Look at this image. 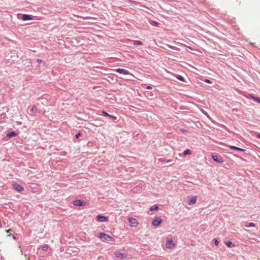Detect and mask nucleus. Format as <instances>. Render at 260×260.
<instances>
[{
  "mask_svg": "<svg viewBox=\"0 0 260 260\" xmlns=\"http://www.w3.org/2000/svg\"><path fill=\"white\" fill-rule=\"evenodd\" d=\"M99 238H103L104 241H111L113 242H115V239L108 234H105L104 232H100L98 235Z\"/></svg>",
  "mask_w": 260,
  "mask_h": 260,
  "instance_id": "f257e3e1",
  "label": "nucleus"
},
{
  "mask_svg": "<svg viewBox=\"0 0 260 260\" xmlns=\"http://www.w3.org/2000/svg\"><path fill=\"white\" fill-rule=\"evenodd\" d=\"M128 222L129 225L131 227H137L138 225V222L137 220L134 218L131 217L128 219Z\"/></svg>",
  "mask_w": 260,
  "mask_h": 260,
  "instance_id": "f03ea898",
  "label": "nucleus"
},
{
  "mask_svg": "<svg viewBox=\"0 0 260 260\" xmlns=\"http://www.w3.org/2000/svg\"><path fill=\"white\" fill-rule=\"evenodd\" d=\"M175 244L172 239H168L166 242V247L169 249L173 248L175 247Z\"/></svg>",
  "mask_w": 260,
  "mask_h": 260,
  "instance_id": "7ed1b4c3",
  "label": "nucleus"
},
{
  "mask_svg": "<svg viewBox=\"0 0 260 260\" xmlns=\"http://www.w3.org/2000/svg\"><path fill=\"white\" fill-rule=\"evenodd\" d=\"M162 222L160 217H156L152 221V224L154 226L159 225Z\"/></svg>",
  "mask_w": 260,
  "mask_h": 260,
  "instance_id": "20e7f679",
  "label": "nucleus"
},
{
  "mask_svg": "<svg viewBox=\"0 0 260 260\" xmlns=\"http://www.w3.org/2000/svg\"><path fill=\"white\" fill-rule=\"evenodd\" d=\"M73 205L75 206H84L86 205L85 202L80 200H76L73 202Z\"/></svg>",
  "mask_w": 260,
  "mask_h": 260,
  "instance_id": "39448f33",
  "label": "nucleus"
},
{
  "mask_svg": "<svg viewBox=\"0 0 260 260\" xmlns=\"http://www.w3.org/2000/svg\"><path fill=\"white\" fill-rule=\"evenodd\" d=\"M13 187L18 192H21L24 190L23 187L18 183L13 184Z\"/></svg>",
  "mask_w": 260,
  "mask_h": 260,
  "instance_id": "423d86ee",
  "label": "nucleus"
},
{
  "mask_svg": "<svg viewBox=\"0 0 260 260\" xmlns=\"http://www.w3.org/2000/svg\"><path fill=\"white\" fill-rule=\"evenodd\" d=\"M115 71L119 74H122L124 75L131 74L128 70H125L124 69H117L115 70Z\"/></svg>",
  "mask_w": 260,
  "mask_h": 260,
  "instance_id": "0eeeda50",
  "label": "nucleus"
},
{
  "mask_svg": "<svg viewBox=\"0 0 260 260\" xmlns=\"http://www.w3.org/2000/svg\"><path fill=\"white\" fill-rule=\"evenodd\" d=\"M115 255L116 257L121 258H124L127 256L125 253H123L118 251L115 252Z\"/></svg>",
  "mask_w": 260,
  "mask_h": 260,
  "instance_id": "6e6552de",
  "label": "nucleus"
},
{
  "mask_svg": "<svg viewBox=\"0 0 260 260\" xmlns=\"http://www.w3.org/2000/svg\"><path fill=\"white\" fill-rule=\"evenodd\" d=\"M97 220L99 222H104V221L106 222V221H108V219L106 216L101 215H98L97 216Z\"/></svg>",
  "mask_w": 260,
  "mask_h": 260,
  "instance_id": "1a4fd4ad",
  "label": "nucleus"
},
{
  "mask_svg": "<svg viewBox=\"0 0 260 260\" xmlns=\"http://www.w3.org/2000/svg\"><path fill=\"white\" fill-rule=\"evenodd\" d=\"M197 198L196 196H193L190 199L188 200V204L189 205H194L197 202Z\"/></svg>",
  "mask_w": 260,
  "mask_h": 260,
  "instance_id": "9d476101",
  "label": "nucleus"
},
{
  "mask_svg": "<svg viewBox=\"0 0 260 260\" xmlns=\"http://www.w3.org/2000/svg\"><path fill=\"white\" fill-rule=\"evenodd\" d=\"M22 20L23 21L30 20H32V17L28 14H23L22 17Z\"/></svg>",
  "mask_w": 260,
  "mask_h": 260,
  "instance_id": "9b49d317",
  "label": "nucleus"
},
{
  "mask_svg": "<svg viewBox=\"0 0 260 260\" xmlns=\"http://www.w3.org/2000/svg\"><path fill=\"white\" fill-rule=\"evenodd\" d=\"M102 113H103V114L106 116H107L108 117H109L110 118L112 119V120H115L117 119V117L113 116V115H110L108 113H107L106 111H102Z\"/></svg>",
  "mask_w": 260,
  "mask_h": 260,
  "instance_id": "f8f14e48",
  "label": "nucleus"
},
{
  "mask_svg": "<svg viewBox=\"0 0 260 260\" xmlns=\"http://www.w3.org/2000/svg\"><path fill=\"white\" fill-rule=\"evenodd\" d=\"M212 158L214 161L218 163H222L223 160L221 158H218L216 155H212Z\"/></svg>",
  "mask_w": 260,
  "mask_h": 260,
  "instance_id": "ddd939ff",
  "label": "nucleus"
},
{
  "mask_svg": "<svg viewBox=\"0 0 260 260\" xmlns=\"http://www.w3.org/2000/svg\"><path fill=\"white\" fill-rule=\"evenodd\" d=\"M229 147L232 149L236 150L239 151L244 152L245 151V150L244 149H242V148L237 147L235 146L230 145V146H229Z\"/></svg>",
  "mask_w": 260,
  "mask_h": 260,
  "instance_id": "4468645a",
  "label": "nucleus"
},
{
  "mask_svg": "<svg viewBox=\"0 0 260 260\" xmlns=\"http://www.w3.org/2000/svg\"><path fill=\"white\" fill-rule=\"evenodd\" d=\"M17 135V134L14 132V131H12V132H9L7 134V136L9 137H15Z\"/></svg>",
  "mask_w": 260,
  "mask_h": 260,
  "instance_id": "2eb2a0df",
  "label": "nucleus"
},
{
  "mask_svg": "<svg viewBox=\"0 0 260 260\" xmlns=\"http://www.w3.org/2000/svg\"><path fill=\"white\" fill-rule=\"evenodd\" d=\"M158 209V206L157 205H154L150 207V210L151 211L156 210Z\"/></svg>",
  "mask_w": 260,
  "mask_h": 260,
  "instance_id": "dca6fc26",
  "label": "nucleus"
},
{
  "mask_svg": "<svg viewBox=\"0 0 260 260\" xmlns=\"http://www.w3.org/2000/svg\"><path fill=\"white\" fill-rule=\"evenodd\" d=\"M225 244L229 247H232L234 246V244L230 241H228L226 242Z\"/></svg>",
  "mask_w": 260,
  "mask_h": 260,
  "instance_id": "f3484780",
  "label": "nucleus"
},
{
  "mask_svg": "<svg viewBox=\"0 0 260 260\" xmlns=\"http://www.w3.org/2000/svg\"><path fill=\"white\" fill-rule=\"evenodd\" d=\"M158 160L160 161H161L164 163H169V162H170L172 161L171 160H165L163 158H159V159H158Z\"/></svg>",
  "mask_w": 260,
  "mask_h": 260,
  "instance_id": "a211bd4d",
  "label": "nucleus"
},
{
  "mask_svg": "<svg viewBox=\"0 0 260 260\" xmlns=\"http://www.w3.org/2000/svg\"><path fill=\"white\" fill-rule=\"evenodd\" d=\"M251 97L252 99H253L254 101L257 102L258 103H260V98L258 97H256L253 95H251Z\"/></svg>",
  "mask_w": 260,
  "mask_h": 260,
  "instance_id": "6ab92c4d",
  "label": "nucleus"
},
{
  "mask_svg": "<svg viewBox=\"0 0 260 260\" xmlns=\"http://www.w3.org/2000/svg\"><path fill=\"white\" fill-rule=\"evenodd\" d=\"M134 44L135 45H143L142 42H141L140 41H137V40L134 41Z\"/></svg>",
  "mask_w": 260,
  "mask_h": 260,
  "instance_id": "aec40b11",
  "label": "nucleus"
},
{
  "mask_svg": "<svg viewBox=\"0 0 260 260\" xmlns=\"http://www.w3.org/2000/svg\"><path fill=\"white\" fill-rule=\"evenodd\" d=\"M191 154V151L189 149H186V150H184L183 152V154L184 155Z\"/></svg>",
  "mask_w": 260,
  "mask_h": 260,
  "instance_id": "412c9836",
  "label": "nucleus"
},
{
  "mask_svg": "<svg viewBox=\"0 0 260 260\" xmlns=\"http://www.w3.org/2000/svg\"><path fill=\"white\" fill-rule=\"evenodd\" d=\"M255 226V224L253 222H250L246 225L247 228L254 227Z\"/></svg>",
  "mask_w": 260,
  "mask_h": 260,
  "instance_id": "4be33fe9",
  "label": "nucleus"
},
{
  "mask_svg": "<svg viewBox=\"0 0 260 260\" xmlns=\"http://www.w3.org/2000/svg\"><path fill=\"white\" fill-rule=\"evenodd\" d=\"M31 112L33 113H36L38 111V108L36 106H34L31 110Z\"/></svg>",
  "mask_w": 260,
  "mask_h": 260,
  "instance_id": "5701e85b",
  "label": "nucleus"
},
{
  "mask_svg": "<svg viewBox=\"0 0 260 260\" xmlns=\"http://www.w3.org/2000/svg\"><path fill=\"white\" fill-rule=\"evenodd\" d=\"M177 78L180 81H184V78L181 75H178Z\"/></svg>",
  "mask_w": 260,
  "mask_h": 260,
  "instance_id": "b1692460",
  "label": "nucleus"
},
{
  "mask_svg": "<svg viewBox=\"0 0 260 260\" xmlns=\"http://www.w3.org/2000/svg\"><path fill=\"white\" fill-rule=\"evenodd\" d=\"M42 249L43 251H47L48 249V246L47 245H45L42 247Z\"/></svg>",
  "mask_w": 260,
  "mask_h": 260,
  "instance_id": "393cba45",
  "label": "nucleus"
},
{
  "mask_svg": "<svg viewBox=\"0 0 260 260\" xmlns=\"http://www.w3.org/2000/svg\"><path fill=\"white\" fill-rule=\"evenodd\" d=\"M202 113L205 115L207 117H209V115H208V114L204 110H202Z\"/></svg>",
  "mask_w": 260,
  "mask_h": 260,
  "instance_id": "a878e982",
  "label": "nucleus"
},
{
  "mask_svg": "<svg viewBox=\"0 0 260 260\" xmlns=\"http://www.w3.org/2000/svg\"><path fill=\"white\" fill-rule=\"evenodd\" d=\"M80 136H81V134H80V132H78L77 134H76L75 137H76V138L77 139H78V138H79V137H80Z\"/></svg>",
  "mask_w": 260,
  "mask_h": 260,
  "instance_id": "bb28decb",
  "label": "nucleus"
},
{
  "mask_svg": "<svg viewBox=\"0 0 260 260\" xmlns=\"http://www.w3.org/2000/svg\"><path fill=\"white\" fill-rule=\"evenodd\" d=\"M219 244V242L217 239L215 240V244L217 246Z\"/></svg>",
  "mask_w": 260,
  "mask_h": 260,
  "instance_id": "cd10ccee",
  "label": "nucleus"
},
{
  "mask_svg": "<svg viewBox=\"0 0 260 260\" xmlns=\"http://www.w3.org/2000/svg\"><path fill=\"white\" fill-rule=\"evenodd\" d=\"M37 61L38 63H41V62H43L42 60L39 59H38L37 60Z\"/></svg>",
  "mask_w": 260,
  "mask_h": 260,
  "instance_id": "c85d7f7f",
  "label": "nucleus"
},
{
  "mask_svg": "<svg viewBox=\"0 0 260 260\" xmlns=\"http://www.w3.org/2000/svg\"><path fill=\"white\" fill-rule=\"evenodd\" d=\"M146 88L148 89H152V87L150 85H148L146 87Z\"/></svg>",
  "mask_w": 260,
  "mask_h": 260,
  "instance_id": "c756f323",
  "label": "nucleus"
},
{
  "mask_svg": "<svg viewBox=\"0 0 260 260\" xmlns=\"http://www.w3.org/2000/svg\"><path fill=\"white\" fill-rule=\"evenodd\" d=\"M205 82L207 83H210V81L208 79H206Z\"/></svg>",
  "mask_w": 260,
  "mask_h": 260,
  "instance_id": "7c9ffc66",
  "label": "nucleus"
},
{
  "mask_svg": "<svg viewBox=\"0 0 260 260\" xmlns=\"http://www.w3.org/2000/svg\"><path fill=\"white\" fill-rule=\"evenodd\" d=\"M181 131L182 132H183V133H185V132H186V129H181Z\"/></svg>",
  "mask_w": 260,
  "mask_h": 260,
  "instance_id": "2f4dec72",
  "label": "nucleus"
},
{
  "mask_svg": "<svg viewBox=\"0 0 260 260\" xmlns=\"http://www.w3.org/2000/svg\"><path fill=\"white\" fill-rule=\"evenodd\" d=\"M257 138H258L260 139V134H258L257 135Z\"/></svg>",
  "mask_w": 260,
  "mask_h": 260,
  "instance_id": "473e14b6",
  "label": "nucleus"
},
{
  "mask_svg": "<svg viewBox=\"0 0 260 260\" xmlns=\"http://www.w3.org/2000/svg\"><path fill=\"white\" fill-rule=\"evenodd\" d=\"M10 231H11V230H8L6 231V232H7V233H9Z\"/></svg>",
  "mask_w": 260,
  "mask_h": 260,
  "instance_id": "72a5a7b5",
  "label": "nucleus"
}]
</instances>
